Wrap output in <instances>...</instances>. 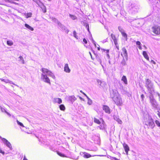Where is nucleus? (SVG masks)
<instances>
[{"instance_id":"nucleus-1","label":"nucleus","mask_w":160,"mask_h":160,"mask_svg":"<svg viewBox=\"0 0 160 160\" xmlns=\"http://www.w3.org/2000/svg\"><path fill=\"white\" fill-rule=\"evenodd\" d=\"M41 71L42 73L41 76V79L43 82L50 84V80L48 77V75L54 79L55 78L54 74L51 71L44 68H42Z\"/></svg>"},{"instance_id":"nucleus-2","label":"nucleus","mask_w":160,"mask_h":160,"mask_svg":"<svg viewBox=\"0 0 160 160\" xmlns=\"http://www.w3.org/2000/svg\"><path fill=\"white\" fill-rule=\"evenodd\" d=\"M111 97L117 105L121 106L123 102L118 92L116 90H113L110 92Z\"/></svg>"},{"instance_id":"nucleus-3","label":"nucleus","mask_w":160,"mask_h":160,"mask_svg":"<svg viewBox=\"0 0 160 160\" xmlns=\"http://www.w3.org/2000/svg\"><path fill=\"white\" fill-rule=\"evenodd\" d=\"M145 86L147 89V91L150 95H153L154 92L153 84L149 79H146Z\"/></svg>"},{"instance_id":"nucleus-4","label":"nucleus","mask_w":160,"mask_h":160,"mask_svg":"<svg viewBox=\"0 0 160 160\" xmlns=\"http://www.w3.org/2000/svg\"><path fill=\"white\" fill-rule=\"evenodd\" d=\"M144 122L148 128L153 129L155 126L153 119L151 117H148V118L145 119Z\"/></svg>"},{"instance_id":"nucleus-5","label":"nucleus","mask_w":160,"mask_h":160,"mask_svg":"<svg viewBox=\"0 0 160 160\" xmlns=\"http://www.w3.org/2000/svg\"><path fill=\"white\" fill-rule=\"evenodd\" d=\"M150 102L152 104V106L154 108H156L158 106V104L153 98V95L150 94L149 96Z\"/></svg>"},{"instance_id":"nucleus-6","label":"nucleus","mask_w":160,"mask_h":160,"mask_svg":"<svg viewBox=\"0 0 160 160\" xmlns=\"http://www.w3.org/2000/svg\"><path fill=\"white\" fill-rule=\"evenodd\" d=\"M152 32L155 34H160V27L158 26H154L152 28Z\"/></svg>"},{"instance_id":"nucleus-7","label":"nucleus","mask_w":160,"mask_h":160,"mask_svg":"<svg viewBox=\"0 0 160 160\" xmlns=\"http://www.w3.org/2000/svg\"><path fill=\"white\" fill-rule=\"evenodd\" d=\"M0 138L1 139L3 143L5 144L11 150L12 149V146L10 143L8 142L6 139L5 138H2L0 136Z\"/></svg>"},{"instance_id":"nucleus-8","label":"nucleus","mask_w":160,"mask_h":160,"mask_svg":"<svg viewBox=\"0 0 160 160\" xmlns=\"http://www.w3.org/2000/svg\"><path fill=\"white\" fill-rule=\"evenodd\" d=\"M122 52L121 53V55L123 58H125L127 61L128 60V55L127 50L125 48H122Z\"/></svg>"},{"instance_id":"nucleus-9","label":"nucleus","mask_w":160,"mask_h":160,"mask_svg":"<svg viewBox=\"0 0 160 160\" xmlns=\"http://www.w3.org/2000/svg\"><path fill=\"white\" fill-rule=\"evenodd\" d=\"M58 25L62 30H64L66 33H68V32L69 31V30L65 26L62 24L60 22H58Z\"/></svg>"},{"instance_id":"nucleus-10","label":"nucleus","mask_w":160,"mask_h":160,"mask_svg":"<svg viewBox=\"0 0 160 160\" xmlns=\"http://www.w3.org/2000/svg\"><path fill=\"white\" fill-rule=\"evenodd\" d=\"M131 8L135 12H137L139 9V7L137 4H131Z\"/></svg>"},{"instance_id":"nucleus-11","label":"nucleus","mask_w":160,"mask_h":160,"mask_svg":"<svg viewBox=\"0 0 160 160\" xmlns=\"http://www.w3.org/2000/svg\"><path fill=\"white\" fill-rule=\"evenodd\" d=\"M97 82L98 84L102 88L105 87L107 85L105 82L99 79L97 80Z\"/></svg>"},{"instance_id":"nucleus-12","label":"nucleus","mask_w":160,"mask_h":160,"mask_svg":"<svg viewBox=\"0 0 160 160\" xmlns=\"http://www.w3.org/2000/svg\"><path fill=\"white\" fill-rule=\"evenodd\" d=\"M52 101L53 103H57L59 104L62 103V100L59 98H54L53 99Z\"/></svg>"},{"instance_id":"nucleus-13","label":"nucleus","mask_w":160,"mask_h":160,"mask_svg":"<svg viewBox=\"0 0 160 160\" xmlns=\"http://www.w3.org/2000/svg\"><path fill=\"white\" fill-rule=\"evenodd\" d=\"M103 109L107 113H110V111L109 108L107 106L104 105L103 106Z\"/></svg>"},{"instance_id":"nucleus-14","label":"nucleus","mask_w":160,"mask_h":160,"mask_svg":"<svg viewBox=\"0 0 160 160\" xmlns=\"http://www.w3.org/2000/svg\"><path fill=\"white\" fill-rule=\"evenodd\" d=\"M114 119L118 123L120 124H122V120L119 118V117L118 116H114Z\"/></svg>"},{"instance_id":"nucleus-15","label":"nucleus","mask_w":160,"mask_h":160,"mask_svg":"<svg viewBox=\"0 0 160 160\" xmlns=\"http://www.w3.org/2000/svg\"><path fill=\"white\" fill-rule=\"evenodd\" d=\"M123 146L126 154L128 155V151L129 150V147L127 144L125 143L123 144Z\"/></svg>"},{"instance_id":"nucleus-16","label":"nucleus","mask_w":160,"mask_h":160,"mask_svg":"<svg viewBox=\"0 0 160 160\" xmlns=\"http://www.w3.org/2000/svg\"><path fill=\"white\" fill-rule=\"evenodd\" d=\"M64 71L67 73H69L71 71V70L69 68L68 64L67 63H66L65 65Z\"/></svg>"},{"instance_id":"nucleus-17","label":"nucleus","mask_w":160,"mask_h":160,"mask_svg":"<svg viewBox=\"0 0 160 160\" xmlns=\"http://www.w3.org/2000/svg\"><path fill=\"white\" fill-rule=\"evenodd\" d=\"M100 126L99 127L100 129H104L106 127V125L104 121L102 119V122L100 124Z\"/></svg>"},{"instance_id":"nucleus-18","label":"nucleus","mask_w":160,"mask_h":160,"mask_svg":"<svg viewBox=\"0 0 160 160\" xmlns=\"http://www.w3.org/2000/svg\"><path fill=\"white\" fill-rule=\"evenodd\" d=\"M83 153L84 154V155L83 156V157L84 158H89L92 156L93 157V156H96V155H93V156H92L89 154L88 153L86 152H83Z\"/></svg>"},{"instance_id":"nucleus-19","label":"nucleus","mask_w":160,"mask_h":160,"mask_svg":"<svg viewBox=\"0 0 160 160\" xmlns=\"http://www.w3.org/2000/svg\"><path fill=\"white\" fill-rule=\"evenodd\" d=\"M68 98L72 102H73L76 100V98L74 96H70Z\"/></svg>"},{"instance_id":"nucleus-20","label":"nucleus","mask_w":160,"mask_h":160,"mask_svg":"<svg viewBox=\"0 0 160 160\" xmlns=\"http://www.w3.org/2000/svg\"><path fill=\"white\" fill-rule=\"evenodd\" d=\"M0 108L1 109V111L2 112H4L6 113L8 115L11 116V114H10V113L7 112L5 108H2L1 106H0Z\"/></svg>"},{"instance_id":"nucleus-21","label":"nucleus","mask_w":160,"mask_h":160,"mask_svg":"<svg viewBox=\"0 0 160 160\" xmlns=\"http://www.w3.org/2000/svg\"><path fill=\"white\" fill-rule=\"evenodd\" d=\"M142 54L144 57L148 61H149V58L148 57V55L147 53L145 51H143L142 53Z\"/></svg>"},{"instance_id":"nucleus-22","label":"nucleus","mask_w":160,"mask_h":160,"mask_svg":"<svg viewBox=\"0 0 160 160\" xmlns=\"http://www.w3.org/2000/svg\"><path fill=\"white\" fill-rule=\"evenodd\" d=\"M121 80L125 84H128L127 79L125 76H123L122 77Z\"/></svg>"},{"instance_id":"nucleus-23","label":"nucleus","mask_w":160,"mask_h":160,"mask_svg":"<svg viewBox=\"0 0 160 160\" xmlns=\"http://www.w3.org/2000/svg\"><path fill=\"white\" fill-rule=\"evenodd\" d=\"M25 26L26 28H28V29H29L32 31H33L34 30V29L33 28H32V27H31V26H29V25H28L27 24H26V23L25 24Z\"/></svg>"},{"instance_id":"nucleus-24","label":"nucleus","mask_w":160,"mask_h":160,"mask_svg":"<svg viewBox=\"0 0 160 160\" xmlns=\"http://www.w3.org/2000/svg\"><path fill=\"white\" fill-rule=\"evenodd\" d=\"M18 61L19 62H21L22 64L24 63V61L23 58L21 56H20L18 58Z\"/></svg>"},{"instance_id":"nucleus-25","label":"nucleus","mask_w":160,"mask_h":160,"mask_svg":"<svg viewBox=\"0 0 160 160\" xmlns=\"http://www.w3.org/2000/svg\"><path fill=\"white\" fill-rule=\"evenodd\" d=\"M60 109L62 111H64L65 110V107L63 104H61L59 106Z\"/></svg>"},{"instance_id":"nucleus-26","label":"nucleus","mask_w":160,"mask_h":160,"mask_svg":"<svg viewBox=\"0 0 160 160\" xmlns=\"http://www.w3.org/2000/svg\"><path fill=\"white\" fill-rule=\"evenodd\" d=\"M94 122L98 124H100L101 123V122L99 120L96 118H94Z\"/></svg>"},{"instance_id":"nucleus-27","label":"nucleus","mask_w":160,"mask_h":160,"mask_svg":"<svg viewBox=\"0 0 160 160\" xmlns=\"http://www.w3.org/2000/svg\"><path fill=\"white\" fill-rule=\"evenodd\" d=\"M32 15V13L31 12H29L27 14H25V17L26 18H28L31 17Z\"/></svg>"},{"instance_id":"nucleus-28","label":"nucleus","mask_w":160,"mask_h":160,"mask_svg":"<svg viewBox=\"0 0 160 160\" xmlns=\"http://www.w3.org/2000/svg\"><path fill=\"white\" fill-rule=\"evenodd\" d=\"M7 43L8 45L10 46H12L13 44V42L11 40L7 41Z\"/></svg>"},{"instance_id":"nucleus-29","label":"nucleus","mask_w":160,"mask_h":160,"mask_svg":"<svg viewBox=\"0 0 160 160\" xmlns=\"http://www.w3.org/2000/svg\"><path fill=\"white\" fill-rule=\"evenodd\" d=\"M122 35L123 37L125 39L126 41H127L128 39V38H127V34L125 33V32L122 33Z\"/></svg>"},{"instance_id":"nucleus-30","label":"nucleus","mask_w":160,"mask_h":160,"mask_svg":"<svg viewBox=\"0 0 160 160\" xmlns=\"http://www.w3.org/2000/svg\"><path fill=\"white\" fill-rule=\"evenodd\" d=\"M88 99V103L89 105L92 104V100L90 99L87 96H86Z\"/></svg>"},{"instance_id":"nucleus-31","label":"nucleus","mask_w":160,"mask_h":160,"mask_svg":"<svg viewBox=\"0 0 160 160\" xmlns=\"http://www.w3.org/2000/svg\"><path fill=\"white\" fill-rule=\"evenodd\" d=\"M118 29L121 34L124 32V30L120 26L118 27Z\"/></svg>"},{"instance_id":"nucleus-32","label":"nucleus","mask_w":160,"mask_h":160,"mask_svg":"<svg viewBox=\"0 0 160 160\" xmlns=\"http://www.w3.org/2000/svg\"><path fill=\"white\" fill-rule=\"evenodd\" d=\"M0 80H1L2 81L6 83H8L9 80L8 79H5L2 78H0Z\"/></svg>"},{"instance_id":"nucleus-33","label":"nucleus","mask_w":160,"mask_h":160,"mask_svg":"<svg viewBox=\"0 0 160 160\" xmlns=\"http://www.w3.org/2000/svg\"><path fill=\"white\" fill-rule=\"evenodd\" d=\"M69 16L72 20H75L77 18L75 16L71 15V14H69Z\"/></svg>"},{"instance_id":"nucleus-34","label":"nucleus","mask_w":160,"mask_h":160,"mask_svg":"<svg viewBox=\"0 0 160 160\" xmlns=\"http://www.w3.org/2000/svg\"><path fill=\"white\" fill-rule=\"evenodd\" d=\"M52 21L58 24V22H59L58 20L55 18H52Z\"/></svg>"},{"instance_id":"nucleus-35","label":"nucleus","mask_w":160,"mask_h":160,"mask_svg":"<svg viewBox=\"0 0 160 160\" xmlns=\"http://www.w3.org/2000/svg\"><path fill=\"white\" fill-rule=\"evenodd\" d=\"M155 123L158 127H160V122L158 120H156L155 121Z\"/></svg>"},{"instance_id":"nucleus-36","label":"nucleus","mask_w":160,"mask_h":160,"mask_svg":"<svg viewBox=\"0 0 160 160\" xmlns=\"http://www.w3.org/2000/svg\"><path fill=\"white\" fill-rule=\"evenodd\" d=\"M97 60L100 62V64L102 66V61L101 60L100 58L99 57H97Z\"/></svg>"},{"instance_id":"nucleus-37","label":"nucleus","mask_w":160,"mask_h":160,"mask_svg":"<svg viewBox=\"0 0 160 160\" xmlns=\"http://www.w3.org/2000/svg\"><path fill=\"white\" fill-rule=\"evenodd\" d=\"M121 63L123 65H125L126 64V62L124 58H123V60L121 62Z\"/></svg>"},{"instance_id":"nucleus-38","label":"nucleus","mask_w":160,"mask_h":160,"mask_svg":"<svg viewBox=\"0 0 160 160\" xmlns=\"http://www.w3.org/2000/svg\"><path fill=\"white\" fill-rule=\"evenodd\" d=\"M17 122L18 125L21 126H22V127H24V126H23V124L22 123L19 122L18 120H17Z\"/></svg>"},{"instance_id":"nucleus-39","label":"nucleus","mask_w":160,"mask_h":160,"mask_svg":"<svg viewBox=\"0 0 160 160\" xmlns=\"http://www.w3.org/2000/svg\"><path fill=\"white\" fill-rule=\"evenodd\" d=\"M111 36L112 39L113 40L116 39V37L113 34H111Z\"/></svg>"},{"instance_id":"nucleus-40","label":"nucleus","mask_w":160,"mask_h":160,"mask_svg":"<svg viewBox=\"0 0 160 160\" xmlns=\"http://www.w3.org/2000/svg\"><path fill=\"white\" fill-rule=\"evenodd\" d=\"M73 34L74 37L78 39L77 36L76 35V32L75 31H74L73 32Z\"/></svg>"},{"instance_id":"nucleus-41","label":"nucleus","mask_w":160,"mask_h":160,"mask_svg":"<svg viewBox=\"0 0 160 160\" xmlns=\"http://www.w3.org/2000/svg\"><path fill=\"white\" fill-rule=\"evenodd\" d=\"M57 153L60 156H61V157H64V155L63 154H62V153H60L59 152H57Z\"/></svg>"},{"instance_id":"nucleus-42","label":"nucleus","mask_w":160,"mask_h":160,"mask_svg":"<svg viewBox=\"0 0 160 160\" xmlns=\"http://www.w3.org/2000/svg\"><path fill=\"white\" fill-rule=\"evenodd\" d=\"M107 51V57L108 58V59H109L110 58V56H109V55L108 54V52H109V50H106Z\"/></svg>"},{"instance_id":"nucleus-43","label":"nucleus","mask_w":160,"mask_h":160,"mask_svg":"<svg viewBox=\"0 0 160 160\" xmlns=\"http://www.w3.org/2000/svg\"><path fill=\"white\" fill-rule=\"evenodd\" d=\"M10 83V84H12L13 85H14L15 86H18V85H17L15 84H14L12 81H10L9 80V83Z\"/></svg>"},{"instance_id":"nucleus-44","label":"nucleus","mask_w":160,"mask_h":160,"mask_svg":"<svg viewBox=\"0 0 160 160\" xmlns=\"http://www.w3.org/2000/svg\"><path fill=\"white\" fill-rule=\"evenodd\" d=\"M144 96L143 94H142L141 95V98H142V101H143V100H144Z\"/></svg>"},{"instance_id":"nucleus-45","label":"nucleus","mask_w":160,"mask_h":160,"mask_svg":"<svg viewBox=\"0 0 160 160\" xmlns=\"http://www.w3.org/2000/svg\"><path fill=\"white\" fill-rule=\"evenodd\" d=\"M136 44L138 46L141 45V42L139 41H137L136 42Z\"/></svg>"},{"instance_id":"nucleus-46","label":"nucleus","mask_w":160,"mask_h":160,"mask_svg":"<svg viewBox=\"0 0 160 160\" xmlns=\"http://www.w3.org/2000/svg\"><path fill=\"white\" fill-rule=\"evenodd\" d=\"M83 42L85 43V44H87V40L85 39V38H84L83 39Z\"/></svg>"},{"instance_id":"nucleus-47","label":"nucleus","mask_w":160,"mask_h":160,"mask_svg":"<svg viewBox=\"0 0 160 160\" xmlns=\"http://www.w3.org/2000/svg\"><path fill=\"white\" fill-rule=\"evenodd\" d=\"M92 42L93 43V44H94L95 46L96 47V44L94 40H92Z\"/></svg>"},{"instance_id":"nucleus-48","label":"nucleus","mask_w":160,"mask_h":160,"mask_svg":"<svg viewBox=\"0 0 160 160\" xmlns=\"http://www.w3.org/2000/svg\"><path fill=\"white\" fill-rule=\"evenodd\" d=\"M157 114H158V117L160 118V112L158 111V113H157Z\"/></svg>"},{"instance_id":"nucleus-49","label":"nucleus","mask_w":160,"mask_h":160,"mask_svg":"<svg viewBox=\"0 0 160 160\" xmlns=\"http://www.w3.org/2000/svg\"><path fill=\"white\" fill-rule=\"evenodd\" d=\"M151 62L153 63L154 64H156V62H155V61H154L153 60H151Z\"/></svg>"},{"instance_id":"nucleus-50","label":"nucleus","mask_w":160,"mask_h":160,"mask_svg":"<svg viewBox=\"0 0 160 160\" xmlns=\"http://www.w3.org/2000/svg\"><path fill=\"white\" fill-rule=\"evenodd\" d=\"M0 153H2L3 155H4V152L2 151L1 150H0Z\"/></svg>"},{"instance_id":"nucleus-51","label":"nucleus","mask_w":160,"mask_h":160,"mask_svg":"<svg viewBox=\"0 0 160 160\" xmlns=\"http://www.w3.org/2000/svg\"><path fill=\"white\" fill-rule=\"evenodd\" d=\"M138 48L139 49H140V50H142V48L141 45H139V46H138Z\"/></svg>"},{"instance_id":"nucleus-52","label":"nucleus","mask_w":160,"mask_h":160,"mask_svg":"<svg viewBox=\"0 0 160 160\" xmlns=\"http://www.w3.org/2000/svg\"><path fill=\"white\" fill-rule=\"evenodd\" d=\"M113 41H114V42L115 44H117V42L116 39H115V40H114Z\"/></svg>"},{"instance_id":"nucleus-53","label":"nucleus","mask_w":160,"mask_h":160,"mask_svg":"<svg viewBox=\"0 0 160 160\" xmlns=\"http://www.w3.org/2000/svg\"><path fill=\"white\" fill-rule=\"evenodd\" d=\"M80 92H81V93H82L83 94H84L86 96H87L86 95L85 93H83L82 90H81V91H80Z\"/></svg>"},{"instance_id":"nucleus-54","label":"nucleus","mask_w":160,"mask_h":160,"mask_svg":"<svg viewBox=\"0 0 160 160\" xmlns=\"http://www.w3.org/2000/svg\"><path fill=\"white\" fill-rule=\"evenodd\" d=\"M23 160H28V159L24 157Z\"/></svg>"},{"instance_id":"nucleus-55","label":"nucleus","mask_w":160,"mask_h":160,"mask_svg":"<svg viewBox=\"0 0 160 160\" xmlns=\"http://www.w3.org/2000/svg\"><path fill=\"white\" fill-rule=\"evenodd\" d=\"M89 53L90 55V56H91V58H92V54H91V53L90 52H89Z\"/></svg>"},{"instance_id":"nucleus-56","label":"nucleus","mask_w":160,"mask_h":160,"mask_svg":"<svg viewBox=\"0 0 160 160\" xmlns=\"http://www.w3.org/2000/svg\"><path fill=\"white\" fill-rule=\"evenodd\" d=\"M157 94H158V97H160V94L159 93H157Z\"/></svg>"},{"instance_id":"nucleus-57","label":"nucleus","mask_w":160,"mask_h":160,"mask_svg":"<svg viewBox=\"0 0 160 160\" xmlns=\"http://www.w3.org/2000/svg\"><path fill=\"white\" fill-rule=\"evenodd\" d=\"M98 50H100V48H99V47H98Z\"/></svg>"},{"instance_id":"nucleus-58","label":"nucleus","mask_w":160,"mask_h":160,"mask_svg":"<svg viewBox=\"0 0 160 160\" xmlns=\"http://www.w3.org/2000/svg\"><path fill=\"white\" fill-rule=\"evenodd\" d=\"M114 159L115 160H118V159H117L116 158H114Z\"/></svg>"},{"instance_id":"nucleus-59","label":"nucleus","mask_w":160,"mask_h":160,"mask_svg":"<svg viewBox=\"0 0 160 160\" xmlns=\"http://www.w3.org/2000/svg\"><path fill=\"white\" fill-rule=\"evenodd\" d=\"M143 47H144V48H147L146 47L145 45H144Z\"/></svg>"},{"instance_id":"nucleus-60","label":"nucleus","mask_w":160,"mask_h":160,"mask_svg":"<svg viewBox=\"0 0 160 160\" xmlns=\"http://www.w3.org/2000/svg\"><path fill=\"white\" fill-rule=\"evenodd\" d=\"M46 12V10H45L44 11V13H45V12Z\"/></svg>"},{"instance_id":"nucleus-61","label":"nucleus","mask_w":160,"mask_h":160,"mask_svg":"<svg viewBox=\"0 0 160 160\" xmlns=\"http://www.w3.org/2000/svg\"><path fill=\"white\" fill-rule=\"evenodd\" d=\"M111 2H113V1H115V0H111Z\"/></svg>"},{"instance_id":"nucleus-62","label":"nucleus","mask_w":160,"mask_h":160,"mask_svg":"<svg viewBox=\"0 0 160 160\" xmlns=\"http://www.w3.org/2000/svg\"><path fill=\"white\" fill-rule=\"evenodd\" d=\"M109 63L110 64V61H109Z\"/></svg>"},{"instance_id":"nucleus-63","label":"nucleus","mask_w":160,"mask_h":160,"mask_svg":"<svg viewBox=\"0 0 160 160\" xmlns=\"http://www.w3.org/2000/svg\"><path fill=\"white\" fill-rule=\"evenodd\" d=\"M144 93H146V92H145V91H144Z\"/></svg>"},{"instance_id":"nucleus-64","label":"nucleus","mask_w":160,"mask_h":160,"mask_svg":"<svg viewBox=\"0 0 160 160\" xmlns=\"http://www.w3.org/2000/svg\"><path fill=\"white\" fill-rule=\"evenodd\" d=\"M88 30L89 31V28L88 29Z\"/></svg>"}]
</instances>
